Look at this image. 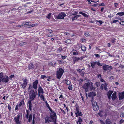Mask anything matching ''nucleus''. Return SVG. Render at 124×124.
<instances>
[{
    "label": "nucleus",
    "mask_w": 124,
    "mask_h": 124,
    "mask_svg": "<svg viewBox=\"0 0 124 124\" xmlns=\"http://www.w3.org/2000/svg\"><path fill=\"white\" fill-rule=\"evenodd\" d=\"M37 95V91H35V92L34 90H31L29 91V99L31 100L28 101V103L29 110L30 111H31L32 109V103L31 101L34 100Z\"/></svg>",
    "instance_id": "f257e3e1"
},
{
    "label": "nucleus",
    "mask_w": 124,
    "mask_h": 124,
    "mask_svg": "<svg viewBox=\"0 0 124 124\" xmlns=\"http://www.w3.org/2000/svg\"><path fill=\"white\" fill-rule=\"evenodd\" d=\"M64 72V70L61 68H58L56 71V76L58 79L61 78Z\"/></svg>",
    "instance_id": "f03ea898"
},
{
    "label": "nucleus",
    "mask_w": 124,
    "mask_h": 124,
    "mask_svg": "<svg viewBox=\"0 0 124 124\" xmlns=\"http://www.w3.org/2000/svg\"><path fill=\"white\" fill-rule=\"evenodd\" d=\"M93 83L91 81L89 82L86 83V92H87L88 89H89L90 90H91L94 88V87L92 85Z\"/></svg>",
    "instance_id": "7ed1b4c3"
},
{
    "label": "nucleus",
    "mask_w": 124,
    "mask_h": 124,
    "mask_svg": "<svg viewBox=\"0 0 124 124\" xmlns=\"http://www.w3.org/2000/svg\"><path fill=\"white\" fill-rule=\"evenodd\" d=\"M66 15L64 12H62L60 13L57 16H56L57 19H63L64 18V17L66 16Z\"/></svg>",
    "instance_id": "20e7f679"
},
{
    "label": "nucleus",
    "mask_w": 124,
    "mask_h": 124,
    "mask_svg": "<svg viewBox=\"0 0 124 124\" xmlns=\"http://www.w3.org/2000/svg\"><path fill=\"white\" fill-rule=\"evenodd\" d=\"M103 68L105 71H106L107 70H110L112 69V67L109 66L108 65H104L103 66Z\"/></svg>",
    "instance_id": "39448f33"
},
{
    "label": "nucleus",
    "mask_w": 124,
    "mask_h": 124,
    "mask_svg": "<svg viewBox=\"0 0 124 124\" xmlns=\"http://www.w3.org/2000/svg\"><path fill=\"white\" fill-rule=\"evenodd\" d=\"M56 113L54 112H53L52 113H51L50 118L51 119L53 120V121L54 122L56 121Z\"/></svg>",
    "instance_id": "423d86ee"
},
{
    "label": "nucleus",
    "mask_w": 124,
    "mask_h": 124,
    "mask_svg": "<svg viewBox=\"0 0 124 124\" xmlns=\"http://www.w3.org/2000/svg\"><path fill=\"white\" fill-rule=\"evenodd\" d=\"M23 83L21 84V86L23 89H24L26 87L28 82L27 79L25 78L23 79Z\"/></svg>",
    "instance_id": "0eeeda50"
},
{
    "label": "nucleus",
    "mask_w": 124,
    "mask_h": 124,
    "mask_svg": "<svg viewBox=\"0 0 124 124\" xmlns=\"http://www.w3.org/2000/svg\"><path fill=\"white\" fill-rule=\"evenodd\" d=\"M76 111L75 113L76 115V116L77 117L78 116H82V115L81 112L79 111V109L78 107H76Z\"/></svg>",
    "instance_id": "6e6552de"
},
{
    "label": "nucleus",
    "mask_w": 124,
    "mask_h": 124,
    "mask_svg": "<svg viewBox=\"0 0 124 124\" xmlns=\"http://www.w3.org/2000/svg\"><path fill=\"white\" fill-rule=\"evenodd\" d=\"M38 91L39 96H40V94H43L44 93L43 89L40 85L38 87Z\"/></svg>",
    "instance_id": "1a4fd4ad"
},
{
    "label": "nucleus",
    "mask_w": 124,
    "mask_h": 124,
    "mask_svg": "<svg viewBox=\"0 0 124 124\" xmlns=\"http://www.w3.org/2000/svg\"><path fill=\"white\" fill-rule=\"evenodd\" d=\"M93 109L94 110H97L99 109L98 105L97 104L96 102L95 101L94 103L93 102Z\"/></svg>",
    "instance_id": "9d476101"
},
{
    "label": "nucleus",
    "mask_w": 124,
    "mask_h": 124,
    "mask_svg": "<svg viewBox=\"0 0 124 124\" xmlns=\"http://www.w3.org/2000/svg\"><path fill=\"white\" fill-rule=\"evenodd\" d=\"M38 80H36L33 83V88L35 90H36L37 89V85L38 84Z\"/></svg>",
    "instance_id": "9b49d317"
},
{
    "label": "nucleus",
    "mask_w": 124,
    "mask_h": 124,
    "mask_svg": "<svg viewBox=\"0 0 124 124\" xmlns=\"http://www.w3.org/2000/svg\"><path fill=\"white\" fill-rule=\"evenodd\" d=\"M9 78L8 76H5L2 79L1 81L5 83H7L9 81Z\"/></svg>",
    "instance_id": "f8f14e48"
},
{
    "label": "nucleus",
    "mask_w": 124,
    "mask_h": 124,
    "mask_svg": "<svg viewBox=\"0 0 124 124\" xmlns=\"http://www.w3.org/2000/svg\"><path fill=\"white\" fill-rule=\"evenodd\" d=\"M20 115L22 116V114L19 113L17 115V116H16L15 117L14 120L16 122L19 121V120Z\"/></svg>",
    "instance_id": "ddd939ff"
},
{
    "label": "nucleus",
    "mask_w": 124,
    "mask_h": 124,
    "mask_svg": "<svg viewBox=\"0 0 124 124\" xmlns=\"http://www.w3.org/2000/svg\"><path fill=\"white\" fill-rule=\"evenodd\" d=\"M72 58L73 61L74 63L78 62L80 59V58L77 57H73Z\"/></svg>",
    "instance_id": "4468645a"
},
{
    "label": "nucleus",
    "mask_w": 124,
    "mask_h": 124,
    "mask_svg": "<svg viewBox=\"0 0 124 124\" xmlns=\"http://www.w3.org/2000/svg\"><path fill=\"white\" fill-rule=\"evenodd\" d=\"M45 119L46 123H49L51 122V120L50 119V117L48 116H47L45 118Z\"/></svg>",
    "instance_id": "2eb2a0df"
},
{
    "label": "nucleus",
    "mask_w": 124,
    "mask_h": 124,
    "mask_svg": "<svg viewBox=\"0 0 124 124\" xmlns=\"http://www.w3.org/2000/svg\"><path fill=\"white\" fill-rule=\"evenodd\" d=\"M88 96L89 97H93L96 95V94L94 92H90L88 94Z\"/></svg>",
    "instance_id": "dca6fc26"
},
{
    "label": "nucleus",
    "mask_w": 124,
    "mask_h": 124,
    "mask_svg": "<svg viewBox=\"0 0 124 124\" xmlns=\"http://www.w3.org/2000/svg\"><path fill=\"white\" fill-rule=\"evenodd\" d=\"M77 71L80 73V75L82 76L83 77L84 76L85 72H84L82 71V70L78 69H77Z\"/></svg>",
    "instance_id": "f3484780"
},
{
    "label": "nucleus",
    "mask_w": 124,
    "mask_h": 124,
    "mask_svg": "<svg viewBox=\"0 0 124 124\" xmlns=\"http://www.w3.org/2000/svg\"><path fill=\"white\" fill-rule=\"evenodd\" d=\"M119 99L121 100L124 98V93L123 92L120 93L119 94Z\"/></svg>",
    "instance_id": "a211bd4d"
},
{
    "label": "nucleus",
    "mask_w": 124,
    "mask_h": 124,
    "mask_svg": "<svg viewBox=\"0 0 124 124\" xmlns=\"http://www.w3.org/2000/svg\"><path fill=\"white\" fill-rule=\"evenodd\" d=\"M34 66L32 63H30L29 65L28 68L29 69H33L34 68Z\"/></svg>",
    "instance_id": "6ab92c4d"
},
{
    "label": "nucleus",
    "mask_w": 124,
    "mask_h": 124,
    "mask_svg": "<svg viewBox=\"0 0 124 124\" xmlns=\"http://www.w3.org/2000/svg\"><path fill=\"white\" fill-rule=\"evenodd\" d=\"M116 92H114L112 95L111 97L112 99L113 100H115L116 98Z\"/></svg>",
    "instance_id": "aec40b11"
},
{
    "label": "nucleus",
    "mask_w": 124,
    "mask_h": 124,
    "mask_svg": "<svg viewBox=\"0 0 124 124\" xmlns=\"http://www.w3.org/2000/svg\"><path fill=\"white\" fill-rule=\"evenodd\" d=\"M107 85L105 83V85L102 84L101 85V87L103 89L104 88L105 90H107V87L106 86Z\"/></svg>",
    "instance_id": "412c9836"
},
{
    "label": "nucleus",
    "mask_w": 124,
    "mask_h": 124,
    "mask_svg": "<svg viewBox=\"0 0 124 124\" xmlns=\"http://www.w3.org/2000/svg\"><path fill=\"white\" fill-rule=\"evenodd\" d=\"M105 123L106 124H112L111 121L108 119L106 120Z\"/></svg>",
    "instance_id": "4be33fe9"
},
{
    "label": "nucleus",
    "mask_w": 124,
    "mask_h": 124,
    "mask_svg": "<svg viewBox=\"0 0 124 124\" xmlns=\"http://www.w3.org/2000/svg\"><path fill=\"white\" fill-rule=\"evenodd\" d=\"M24 104V100H23L18 105L19 107H20L21 106L23 105Z\"/></svg>",
    "instance_id": "5701e85b"
},
{
    "label": "nucleus",
    "mask_w": 124,
    "mask_h": 124,
    "mask_svg": "<svg viewBox=\"0 0 124 124\" xmlns=\"http://www.w3.org/2000/svg\"><path fill=\"white\" fill-rule=\"evenodd\" d=\"M112 93V92L111 91H110L108 92L107 93V95L108 98L110 99L111 98V94Z\"/></svg>",
    "instance_id": "b1692460"
},
{
    "label": "nucleus",
    "mask_w": 124,
    "mask_h": 124,
    "mask_svg": "<svg viewBox=\"0 0 124 124\" xmlns=\"http://www.w3.org/2000/svg\"><path fill=\"white\" fill-rule=\"evenodd\" d=\"M28 122H31V121L32 119V115L31 114H30L29 116H28Z\"/></svg>",
    "instance_id": "393cba45"
},
{
    "label": "nucleus",
    "mask_w": 124,
    "mask_h": 124,
    "mask_svg": "<svg viewBox=\"0 0 124 124\" xmlns=\"http://www.w3.org/2000/svg\"><path fill=\"white\" fill-rule=\"evenodd\" d=\"M4 78L3 73L2 72L0 73V83L1 82Z\"/></svg>",
    "instance_id": "a878e982"
},
{
    "label": "nucleus",
    "mask_w": 124,
    "mask_h": 124,
    "mask_svg": "<svg viewBox=\"0 0 124 124\" xmlns=\"http://www.w3.org/2000/svg\"><path fill=\"white\" fill-rule=\"evenodd\" d=\"M120 116L121 118L124 117V110H123L121 111Z\"/></svg>",
    "instance_id": "bb28decb"
},
{
    "label": "nucleus",
    "mask_w": 124,
    "mask_h": 124,
    "mask_svg": "<svg viewBox=\"0 0 124 124\" xmlns=\"http://www.w3.org/2000/svg\"><path fill=\"white\" fill-rule=\"evenodd\" d=\"M26 115L25 116L26 118L28 119V116H29V111L28 110H26Z\"/></svg>",
    "instance_id": "cd10ccee"
},
{
    "label": "nucleus",
    "mask_w": 124,
    "mask_h": 124,
    "mask_svg": "<svg viewBox=\"0 0 124 124\" xmlns=\"http://www.w3.org/2000/svg\"><path fill=\"white\" fill-rule=\"evenodd\" d=\"M62 51V48L61 47H59L58 48L57 51V53H59L61 52Z\"/></svg>",
    "instance_id": "c85d7f7f"
},
{
    "label": "nucleus",
    "mask_w": 124,
    "mask_h": 124,
    "mask_svg": "<svg viewBox=\"0 0 124 124\" xmlns=\"http://www.w3.org/2000/svg\"><path fill=\"white\" fill-rule=\"evenodd\" d=\"M116 15H119L120 16H122L124 15V12H122L118 13L116 14Z\"/></svg>",
    "instance_id": "c756f323"
},
{
    "label": "nucleus",
    "mask_w": 124,
    "mask_h": 124,
    "mask_svg": "<svg viewBox=\"0 0 124 124\" xmlns=\"http://www.w3.org/2000/svg\"><path fill=\"white\" fill-rule=\"evenodd\" d=\"M96 64V62H92V63H91V65L92 67L93 68H94Z\"/></svg>",
    "instance_id": "7c9ffc66"
},
{
    "label": "nucleus",
    "mask_w": 124,
    "mask_h": 124,
    "mask_svg": "<svg viewBox=\"0 0 124 124\" xmlns=\"http://www.w3.org/2000/svg\"><path fill=\"white\" fill-rule=\"evenodd\" d=\"M64 42L66 43L70 44L71 42V40L70 39H67Z\"/></svg>",
    "instance_id": "2f4dec72"
},
{
    "label": "nucleus",
    "mask_w": 124,
    "mask_h": 124,
    "mask_svg": "<svg viewBox=\"0 0 124 124\" xmlns=\"http://www.w3.org/2000/svg\"><path fill=\"white\" fill-rule=\"evenodd\" d=\"M65 83L67 85H69L71 83L70 81L68 80H65Z\"/></svg>",
    "instance_id": "473e14b6"
},
{
    "label": "nucleus",
    "mask_w": 124,
    "mask_h": 124,
    "mask_svg": "<svg viewBox=\"0 0 124 124\" xmlns=\"http://www.w3.org/2000/svg\"><path fill=\"white\" fill-rule=\"evenodd\" d=\"M72 53L73 54V55H77L78 54V52L75 50Z\"/></svg>",
    "instance_id": "72a5a7b5"
},
{
    "label": "nucleus",
    "mask_w": 124,
    "mask_h": 124,
    "mask_svg": "<svg viewBox=\"0 0 124 124\" xmlns=\"http://www.w3.org/2000/svg\"><path fill=\"white\" fill-rule=\"evenodd\" d=\"M78 81L79 82V85H80L81 86L82 83L83 82V80L82 79H80L78 80Z\"/></svg>",
    "instance_id": "f704fd0d"
},
{
    "label": "nucleus",
    "mask_w": 124,
    "mask_h": 124,
    "mask_svg": "<svg viewBox=\"0 0 124 124\" xmlns=\"http://www.w3.org/2000/svg\"><path fill=\"white\" fill-rule=\"evenodd\" d=\"M85 93H83L82 94V93H80V95L82 99V100L83 101H84V102H85L84 101V97H83V95H85Z\"/></svg>",
    "instance_id": "c9c22d12"
},
{
    "label": "nucleus",
    "mask_w": 124,
    "mask_h": 124,
    "mask_svg": "<svg viewBox=\"0 0 124 124\" xmlns=\"http://www.w3.org/2000/svg\"><path fill=\"white\" fill-rule=\"evenodd\" d=\"M81 48L83 51H85V46H81Z\"/></svg>",
    "instance_id": "e433bc0d"
},
{
    "label": "nucleus",
    "mask_w": 124,
    "mask_h": 124,
    "mask_svg": "<svg viewBox=\"0 0 124 124\" xmlns=\"http://www.w3.org/2000/svg\"><path fill=\"white\" fill-rule=\"evenodd\" d=\"M40 98L41 100H42L45 98L43 95V94H40Z\"/></svg>",
    "instance_id": "4c0bfd02"
},
{
    "label": "nucleus",
    "mask_w": 124,
    "mask_h": 124,
    "mask_svg": "<svg viewBox=\"0 0 124 124\" xmlns=\"http://www.w3.org/2000/svg\"><path fill=\"white\" fill-rule=\"evenodd\" d=\"M100 83L99 82H98L96 83H95V85L96 86H99L100 85Z\"/></svg>",
    "instance_id": "58836bf2"
},
{
    "label": "nucleus",
    "mask_w": 124,
    "mask_h": 124,
    "mask_svg": "<svg viewBox=\"0 0 124 124\" xmlns=\"http://www.w3.org/2000/svg\"><path fill=\"white\" fill-rule=\"evenodd\" d=\"M68 89L70 90H72V85H70L68 87Z\"/></svg>",
    "instance_id": "ea45409f"
},
{
    "label": "nucleus",
    "mask_w": 124,
    "mask_h": 124,
    "mask_svg": "<svg viewBox=\"0 0 124 124\" xmlns=\"http://www.w3.org/2000/svg\"><path fill=\"white\" fill-rule=\"evenodd\" d=\"M87 1H88L89 2V3L90 4L91 3L90 2V1H91L92 2H98L99 1L98 0L97 1H93L92 0H86Z\"/></svg>",
    "instance_id": "a19ab883"
},
{
    "label": "nucleus",
    "mask_w": 124,
    "mask_h": 124,
    "mask_svg": "<svg viewBox=\"0 0 124 124\" xmlns=\"http://www.w3.org/2000/svg\"><path fill=\"white\" fill-rule=\"evenodd\" d=\"M58 61L60 64H62L64 63L63 61L62 60H58Z\"/></svg>",
    "instance_id": "79ce46f5"
},
{
    "label": "nucleus",
    "mask_w": 124,
    "mask_h": 124,
    "mask_svg": "<svg viewBox=\"0 0 124 124\" xmlns=\"http://www.w3.org/2000/svg\"><path fill=\"white\" fill-rule=\"evenodd\" d=\"M96 62V64L98 65L99 66H102V64H101L100 62Z\"/></svg>",
    "instance_id": "37998d69"
},
{
    "label": "nucleus",
    "mask_w": 124,
    "mask_h": 124,
    "mask_svg": "<svg viewBox=\"0 0 124 124\" xmlns=\"http://www.w3.org/2000/svg\"><path fill=\"white\" fill-rule=\"evenodd\" d=\"M26 44V43L25 42L20 43L19 44V45L21 46H23Z\"/></svg>",
    "instance_id": "c03bdc74"
},
{
    "label": "nucleus",
    "mask_w": 124,
    "mask_h": 124,
    "mask_svg": "<svg viewBox=\"0 0 124 124\" xmlns=\"http://www.w3.org/2000/svg\"><path fill=\"white\" fill-rule=\"evenodd\" d=\"M82 121V119L81 117H79L77 122H80Z\"/></svg>",
    "instance_id": "a18cd8bd"
},
{
    "label": "nucleus",
    "mask_w": 124,
    "mask_h": 124,
    "mask_svg": "<svg viewBox=\"0 0 124 124\" xmlns=\"http://www.w3.org/2000/svg\"><path fill=\"white\" fill-rule=\"evenodd\" d=\"M46 31L47 32H48L50 33H51L53 32L52 30L50 29H47L46 30Z\"/></svg>",
    "instance_id": "49530a36"
},
{
    "label": "nucleus",
    "mask_w": 124,
    "mask_h": 124,
    "mask_svg": "<svg viewBox=\"0 0 124 124\" xmlns=\"http://www.w3.org/2000/svg\"><path fill=\"white\" fill-rule=\"evenodd\" d=\"M51 13H50L48 15L46 16L47 18L48 19H49L50 18L51 15Z\"/></svg>",
    "instance_id": "de8ad7c7"
},
{
    "label": "nucleus",
    "mask_w": 124,
    "mask_h": 124,
    "mask_svg": "<svg viewBox=\"0 0 124 124\" xmlns=\"http://www.w3.org/2000/svg\"><path fill=\"white\" fill-rule=\"evenodd\" d=\"M116 39L115 38H114L111 39V42L113 43H114L115 42Z\"/></svg>",
    "instance_id": "09e8293b"
},
{
    "label": "nucleus",
    "mask_w": 124,
    "mask_h": 124,
    "mask_svg": "<svg viewBox=\"0 0 124 124\" xmlns=\"http://www.w3.org/2000/svg\"><path fill=\"white\" fill-rule=\"evenodd\" d=\"M67 56L65 55L64 56H63L62 55L61 56V57L62 58V59H63L64 60L67 57Z\"/></svg>",
    "instance_id": "8fccbe9b"
},
{
    "label": "nucleus",
    "mask_w": 124,
    "mask_h": 124,
    "mask_svg": "<svg viewBox=\"0 0 124 124\" xmlns=\"http://www.w3.org/2000/svg\"><path fill=\"white\" fill-rule=\"evenodd\" d=\"M46 77L45 75H41V78L42 79H44Z\"/></svg>",
    "instance_id": "3c124183"
},
{
    "label": "nucleus",
    "mask_w": 124,
    "mask_h": 124,
    "mask_svg": "<svg viewBox=\"0 0 124 124\" xmlns=\"http://www.w3.org/2000/svg\"><path fill=\"white\" fill-rule=\"evenodd\" d=\"M97 23H99L100 25L102 24V21L100 20L99 21H96Z\"/></svg>",
    "instance_id": "603ef678"
},
{
    "label": "nucleus",
    "mask_w": 124,
    "mask_h": 124,
    "mask_svg": "<svg viewBox=\"0 0 124 124\" xmlns=\"http://www.w3.org/2000/svg\"><path fill=\"white\" fill-rule=\"evenodd\" d=\"M18 107H19L18 104L16 106L15 110H17L18 109Z\"/></svg>",
    "instance_id": "864d4df0"
},
{
    "label": "nucleus",
    "mask_w": 124,
    "mask_h": 124,
    "mask_svg": "<svg viewBox=\"0 0 124 124\" xmlns=\"http://www.w3.org/2000/svg\"><path fill=\"white\" fill-rule=\"evenodd\" d=\"M60 110H61V112H62L63 113V114H66V112L63 109H62L61 108H60Z\"/></svg>",
    "instance_id": "5fc2aeb1"
},
{
    "label": "nucleus",
    "mask_w": 124,
    "mask_h": 124,
    "mask_svg": "<svg viewBox=\"0 0 124 124\" xmlns=\"http://www.w3.org/2000/svg\"><path fill=\"white\" fill-rule=\"evenodd\" d=\"M79 13L83 15L84 16H85V13H84L82 12H79Z\"/></svg>",
    "instance_id": "6e6d98bb"
},
{
    "label": "nucleus",
    "mask_w": 124,
    "mask_h": 124,
    "mask_svg": "<svg viewBox=\"0 0 124 124\" xmlns=\"http://www.w3.org/2000/svg\"><path fill=\"white\" fill-rule=\"evenodd\" d=\"M100 122L101 124H105V122L102 120H100Z\"/></svg>",
    "instance_id": "4d7b16f0"
},
{
    "label": "nucleus",
    "mask_w": 124,
    "mask_h": 124,
    "mask_svg": "<svg viewBox=\"0 0 124 124\" xmlns=\"http://www.w3.org/2000/svg\"><path fill=\"white\" fill-rule=\"evenodd\" d=\"M94 55H95L96 57L99 58L100 57V55L98 54H95Z\"/></svg>",
    "instance_id": "13d9d810"
},
{
    "label": "nucleus",
    "mask_w": 124,
    "mask_h": 124,
    "mask_svg": "<svg viewBox=\"0 0 124 124\" xmlns=\"http://www.w3.org/2000/svg\"><path fill=\"white\" fill-rule=\"evenodd\" d=\"M8 108L9 109V111H11V107L10 106H9V105H8Z\"/></svg>",
    "instance_id": "bf43d9fd"
},
{
    "label": "nucleus",
    "mask_w": 124,
    "mask_h": 124,
    "mask_svg": "<svg viewBox=\"0 0 124 124\" xmlns=\"http://www.w3.org/2000/svg\"><path fill=\"white\" fill-rule=\"evenodd\" d=\"M81 16L80 15H77V16H75L76 17L77 19H78V17H80Z\"/></svg>",
    "instance_id": "052dcab7"
},
{
    "label": "nucleus",
    "mask_w": 124,
    "mask_h": 124,
    "mask_svg": "<svg viewBox=\"0 0 124 124\" xmlns=\"http://www.w3.org/2000/svg\"><path fill=\"white\" fill-rule=\"evenodd\" d=\"M52 34H47V37H51L52 36Z\"/></svg>",
    "instance_id": "680f3d73"
},
{
    "label": "nucleus",
    "mask_w": 124,
    "mask_h": 124,
    "mask_svg": "<svg viewBox=\"0 0 124 124\" xmlns=\"http://www.w3.org/2000/svg\"><path fill=\"white\" fill-rule=\"evenodd\" d=\"M119 23L121 24L124 25V21H122Z\"/></svg>",
    "instance_id": "e2e57ef3"
},
{
    "label": "nucleus",
    "mask_w": 124,
    "mask_h": 124,
    "mask_svg": "<svg viewBox=\"0 0 124 124\" xmlns=\"http://www.w3.org/2000/svg\"><path fill=\"white\" fill-rule=\"evenodd\" d=\"M49 109L50 111L51 112V113H53V112H54V111H53L51 109V108L50 107V108H48Z\"/></svg>",
    "instance_id": "0e129e2a"
},
{
    "label": "nucleus",
    "mask_w": 124,
    "mask_h": 124,
    "mask_svg": "<svg viewBox=\"0 0 124 124\" xmlns=\"http://www.w3.org/2000/svg\"><path fill=\"white\" fill-rule=\"evenodd\" d=\"M81 40L82 42H84L85 40V39H81Z\"/></svg>",
    "instance_id": "69168bd1"
},
{
    "label": "nucleus",
    "mask_w": 124,
    "mask_h": 124,
    "mask_svg": "<svg viewBox=\"0 0 124 124\" xmlns=\"http://www.w3.org/2000/svg\"><path fill=\"white\" fill-rule=\"evenodd\" d=\"M76 19H77V18H76V17L75 16L74 17H73L72 18V21H73L74 20H76Z\"/></svg>",
    "instance_id": "338daca9"
},
{
    "label": "nucleus",
    "mask_w": 124,
    "mask_h": 124,
    "mask_svg": "<svg viewBox=\"0 0 124 124\" xmlns=\"http://www.w3.org/2000/svg\"><path fill=\"white\" fill-rule=\"evenodd\" d=\"M124 122V120L121 119L120 121V123H123Z\"/></svg>",
    "instance_id": "774afa93"
}]
</instances>
